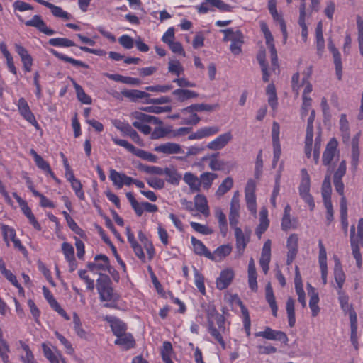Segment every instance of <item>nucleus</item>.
<instances>
[{
    "label": "nucleus",
    "instance_id": "nucleus-1",
    "mask_svg": "<svg viewBox=\"0 0 363 363\" xmlns=\"http://www.w3.org/2000/svg\"><path fill=\"white\" fill-rule=\"evenodd\" d=\"M338 301L341 309L345 314H348L350 323L351 335L350 340L352 345L357 349L358 347V335H357V315L351 303H350L349 296L343 291H337Z\"/></svg>",
    "mask_w": 363,
    "mask_h": 363
},
{
    "label": "nucleus",
    "instance_id": "nucleus-2",
    "mask_svg": "<svg viewBox=\"0 0 363 363\" xmlns=\"http://www.w3.org/2000/svg\"><path fill=\"white\" fill-rule=\"evenodd\" d=\"M96 289L100 301L106 302L105 307L116 308V303L119 300V295L113 291L110 278L105 274H100L96 280Z\"/></svg>",
    "mask_w": 363,
    "mask_h": 363
},
{
    "label": "nucleus",
    "instance_id": "nucleus-3",
    "mask_svg": "<svg viewBox=\"0 0 363 363\" xmlns=\"http://www.w3.org/2000/svg\"><path fill=\"white\" fill-rule=\"evenodd\" d=\"M301 109V118H303L309 112L310 116L307 120L306 135L305 140V153L307 157L311 156L312 144L313 138V121L315 116V110L311 108L312 99H302Z\"/></svg>",
    "mask_w": 363,
    "mask_h": 363
},
{
    "label": "nucleus",
    "instance_id": "nucleus-4",
    "mask_svg": "<svg viewBox=\"0 0 363 363\" xmlns=\"http://www.w3.org/2000/svg\"><path fill=\"white\" fill-rule=\"evenodd\" d=\"M208 330L224 349L225 347V343L223 335H226L227 330L225 327V319L223 316L217 313L215 316L212 315L209 318L208 320Z\"/></svg>",
    "mask_w": 363,
    "mask_h": 363
},
{
    "label": "nucleus",
    "instance_id": "nucleus-5",
    "mask_svg": "<svg viewBox=\"0 0 363 363\" xmlns=\"http://www.w3.org/2000/svg\"><path fill=\"white\" fill-rule=\"evenodd\" d=\"M301 179L298 186V194L302 200L308 206L311 211L315 208V201L311 194V178L306 169L301 171Z\"/></svg>",
    "mask_w": 363,
    "mask_h": 363
},
{
    "label": "nucleus",
    "instance_id": "nucleus-6",
    "mask_svg": "<svg viewBox=\"0 0 363 363\" xmlns=\"http://www.w3.org/2000/svg\"><path fill=\"white\" fill-rule=\"evenodd\" d=\"M133 117L135 118L133 125L145 135H149L151 133V128L148 123H160L157 118L142 112H135Z\"/></svg>",
    "mask_w": 363,
    "mask_h": 363
},
{
    "label": "nucleus",
    "instance_id": "nucleus-7",
    "mask_svg": "<svg viewBox=\"0 0 363 363\" xmlns=\"http://www.w3.org/2000/svg\"><path fill=\"white\" fill-rule=\"evenodd\" d=\"M224 33L225 41H230V50L234 55H238L241 52V48L244 43L242 33L238 29L228 28L221 30Z\"/></svg>",
    "mask_w": 363,
    "mask_h": 363
},
{
    "label": "nucleus",
    "instance_id": "nucleus-8",
    "mask_svg": "<svg viewBox=\"0 0 363 363\" xmlns=\"http://www.w3.org/2000/svg\"><path fill=\"white\" fill-rule=\"evenodd\" d=\"M256 182L250 179L245 187V201L248 211L254 216H257V200L255 195Z\"/></svg>",
    "mask_w": 363,
    "mask_h": 363
},
{
    "label": "nucleus",
    "instance_id": "nucleus-9",
    "mask_svg": "<svg viewBox=\"0 0 363 363\" xmlns=\"http://www.w3.org/2000/svg\"><path fill=\"white\" fill-rule=\"evenodd\" d=\"M260 28L265 38L266 45L270 50L272 65L274 70L278 67L277 53L274 43V38L268 26L264 21L259 22Z\"/></svg>",
    "mask_w": 363,
    "mask_h": 363
},
{
    "label": "nucleus",
    "instance_id": "nucleus-10",
    "mask_svg": "<svg viewBox=\"0 0 363 363\" xmlns=\"http://www.w3.org/2000/svg\"><path fill=\"white\" fill-rule=\"evenodd\" d=\"M233 138V135L232 132L230 130L226 131L209 141L206 145V147L211 151L221 150L231 143Z\"/></svg>",
    "mask_w": 363,
    "mask_h": 363
},
{
    "label": "nucleus",
    "instance_id": "nucleus-11",
    "mask_svg": "<svg viewBox=\"0 0 363 363\" xmlns=\"http://www.w3.org/2000/svg\"><path fill=\"white\" fill-rule=\"evenodd\" d=\"M19 114L29 123L33 125L37 130L39 129V124L35 119V115L31 111L30 106L26 100L21 97L16 102Z\"/></svg>",
    "mask_w": 363,
    "mask_h": 363
},
{
    "label": "nucleus",
    "instance_id": "nucleus-12",
    "mask_svg": "<svg viewBox=\"0 0 363 363\" xmlns=\"http://www.w3.org/2000/svg\"><path fill=\"white\" fill-rule=\"evenodd\" d=\"M90 271L94 273L102 274L101 272H108L111 273L113 268L110 265L109 259L104 255H98L95 256L94 262L87 265Z\"/></svg>",
    "mask_w": 363,
    "mask_h": 363
},
{
    "label": "nucleus",
    "instance_id": "nucleus-13",
    "mask_svg": "<svg viewBox=\"0 0 363 363\" xmlns=\"http://www.w3.org/2000/svg\"><path fill=\"white\" fill-rule=\"evenodd\" d=\"M255 337H262L269 340L280 341L284 344H287L289 338L286 334L280 330H275L269 327H266L263 331L255 333Z\"/></svg>",
    "mask_w": 363,
    "mask_h": 363
},
{
    "label": "nucleus",
    "instance_id": "nucleus-14",
    "mask_svg": "<svg viewBox=\"0 0 363 363\" xmlns=\"http://www.w3.org/2000/svg\"><path fill=\"white\" fill-rule=\"evenodd\" d=\"M220 128L218 125H206L197 129L195 132L191 133L188 136L190 140H201L210 138L217 135L220 132Z\"/></svg>",
    "mask_w": 363,
    "mask_h": 363
},
{
    "label": "nucleus",
    "instance_id": "nucleus-15",
    "mask_svg": "<svg viewBox=\"0 0 363 363\" xmlns=\"http://www.w3.org/2000/svg\"><path fill=\"white\" fill-rule=\"evenodd\" d=\"M318 264L321 273V279L324 285L328 282V262H327V252L324 247L323 242L319 240L318 242Z\"/></svg>",
    "mask_w": 363,
    "mask_h": 363
},
{
    "label": "nucleus",
    "instance_id": "nucleus-16",
    "mask_svg": "<svg viewBox=\"0 0 363 363\" xmlns=\"http://www.w3.org/2000/svg\"><path fill=\"white\" fill-rule=\"evenodd\" d=\"M42 290L43 296L49 303L50 306L58 314L62 316L65 320H69L70 317L67 315L65 311L62 308L59 303L53 296L51 291L45 286H43Z\"/></svg>",
    "mask_w": 363,
    "mask_h": 363
},
{
    "label": "nucleus",
    "instance_id": "nucleus-17",
    "mask_svg": "<svg viewBox=\"0 0 363 363\" xmlns=\"http://www.w3.org/2000/svg\"><path fill=\"white\" fill-rule=\"evenodd\" d=\"M298 237L297 234H291L286 240L287 257L286 264L290 265L294 260L298 252Z\"/></svg>",
    "mask_w": 363,
    "mask_h": 363
},
{
    "label": "nucleus",
    "instance_id": "nucleus-18",
    "mask_svg": "<svg viewBox=\"0 0 363 363\" xmlns=\"http://www.w3.org/2000/svg\"><path fill=\"white\" fill-rule=\"evenodd\" d=\"M154 150L164 155L184 154L182 146L176 143L168 142L155 147Z\"/></svg>",
    "mask_w": 363,
    "mask_h": 363
},
{
    "label": "nucleus",
    "instance_id": "nucleus-19",
    "mask_svg": "<svg viewBox=\"0 0 363 363\" xmlns=\"http://www.w3.org/2000/svg\"><path fill=\"white\" fill-rule=\"evenodd\" d=\"M334 259L335 266L333 269V276L336 283L335 289H337V291H342L343 290L344 284L346 279V275L343 271L340 259L337 257H335Z\"/></svg>",
    "mask_w": 363,
    "mask_h": 363
},
{
    "label": "nucleus",
    "instance_id": "nucleus-20",
    "mask_svg": "<svg viewBox=\"0 0 363 363\" xmlns=\"http://www.w3.org/2000/svg\"><path fill=\"white\" fill-rule=\"evenodd\" d=\"M271 245L272 242L270 240H267L264 243L259 259V265L265 274L268 273L269 269V264L271 261Z\"/></svg>",
    "mask_w": 363,
    "mask_h": 363
},
{
    "label": "nucleus",
    "instance_id": "nucleus-21",
    "mask_svg": "<svg viewBox=\"0 0 363 363\" xmlns=\"http://www.w3.org/2000/svg\"><path fill=\"white\" fill-rule=\"evenodd\" d=\"M337 140L333 138L328 143L326 148L323 155V163L324 165H329L337 154Z\"/></svg>",
    "mask_w": 363,
    "mask_h": 363
},
{
    "label": "nucleus",
    "instance_id": "nucleus-22",
    "mask_svg": "<svg viewBox=\"0 0 363 363\" xmlns=\"http://www.w3.org/2000/svg\"><path fill=\"white\" fill-rule=\"evenodd\" d=\"M42 349L44 356L50 363H60V359H62V353L57 347L49 342H44L42 344Z\"/></svg>",
    "mask_w": 363,
    "mask_h": 363
},
{
    "label": "nucleus",
    "instance_id": "nucleus-23",
    "mask_svg": "<svg viewBox=\"0 0 363 363\" xmlns=\"http://www.w3.org/2000/svg\"><path fill=\"white\" fill-rule=\"evenodd\" d=\"M27 26L36 28L39 31L47 35H52L55 33V30L48 28L42 18L38 15H35L31 19L25 22Z\"/></svg>",
    "mask_w": 363,
    "mask_h": 363
},
{
    "label": "nucleus",
    "instance_id": "nucleus-24",
    "mask_svg": "<svg viewBox=\"0 0 363 363\" xmlns=\"http://www.w3.org/2000/svg\"><path fill=\"white\" fill-rule=\"evenodd\" d=\"M269 10L274 21L278 22L279 24L280 29L283 35V43L285 44L288 38L286 26L282 16L277 12L276 5L274 1H269Z\"/></svg>",
    "mask_w": 363,
    "mask_h": 363
},
{
    "label": "nucleus",
    "instance_id": "nucleus-25",
    "mask_svg": "<svg viewBox=\"0 0 363 363\" xmlns=\"http://www.w3.org/2000/svg\"><path fill=\"white\" fill-rule=\"evenodd\" d=\"M104 320L109 324L114 335L118 336L125 333L126 325L119 318L113 315H106Z\"/></svg>",
    "mask_w": 363,
    "mask_h": 363
},
{
    "label": "nucleus",
    "instance_id": "nucleus-26",
    "mask_svg": "<svg viewBox=\"0 0 363 363\" xmlns=\"http://www.w3.org/2000/svg\"><path fill=\"white\" fill-rule=\"evenodd\" d=\"M328 48L330 52L332 53L334 60V64L336 70V74L339 79L342 77V65L341 61V55L337 48L335 46L333 40L331 39L329 40L328 43Z\"/></svg>",
    "mask_w": 363,
    "mask_h": 363
},
{
    "label": "nucleus",
    "instance_id": "nucleus-27",
    "mask_svg": "<svg viewBox=\"0 0 363 363\" xmlns=\"http://www.w3.org/2000/svg\"><path fill=\"white\" fill-rule=\"evenodd\" d=\"M234 277V271L232 269L227 268L221 271L220 276L216 279V286L218 289H226L232 282Z\"/></svg>",
    "mask_w": 363,
    "mask_h": 363
},
{
    "label": "nucleus",
    "instance_id": "nucleus-28",
    "mask_svg": "<svg viewBox=\"0 0 363 363\" xmlns=\"http://www.w3.org/2000/svg\"><path fill=\"white\" fill-rule=\"evenodd\" d=\"M0 272L11 284L18 289V294L23 296L25 294L24 289L18 283L16 277L6 268V265L2 259H0Z\"/></svg>",
    "mask_w": 363,
    "mask_h": 363
},
{
    "label": "nucleus",
    "instance_id": "nucleus-29",
    "mask_svg": "<svg viewBox=\"0 0 363 363\" xmlns=\"http://www.w3.org/2000/svg\"><path fill=\"white\" fill-rule=\"evenodd\" d=\"M116 337L115 345L120 346L123 350H128L135 345V340L130 333H124Z\"/></svg>",
    "mask_w": 363,
    "mask_h": 363
},
{
    "label": "nucleus",
    "instance_id": "nucleus-30",
    "mask_svg": "<svg viewBox=\"0 0 363 363\" xmlns=\"http://www.w3.org/2000/svg\"><path fill=\"white\" fill-rule=\"evenodd\" d=\"M189 106L180 111L182 123L185 125H196L200 121V118L194 109L187 110Z\"/></svg>",
    "mask_w": 363,
    "mask_h": 363
},
{
    "label": "nucleus",
    "instance_id": "nucleus-31",
    "mask_svg": "<svg viewBox=\"0 0 363 363\" xmlns=\"http://www.w3.org/2000/svg\"><path fill=\"white\" fill-rule=\"evenodd\" d=\"M269 225L268 210L266 207H262L259 212V223L255 230V233L259 238H261L262 234L267 230Z\"/></svg>",
    "mask_w": 363,
    "mask_h": 363
},
{
    "label": "nucleus",
    "instance_id": "nucleus-32",
    "mask_svg": "<svg viewBox=\"0 0 363 363\" xmlns=\"http://www.w3.org/2000/svg\"><path fill=\"white\" fill-rule=\"evenodd\" d=\"M16 51L21 59L24 70L27 72H30L33 65V58L31 55L28 53L27 50L21 45H16Z\"/></svg>",
    "mask_w": 363,
    "mask_h": 363
},
{
    "label": "nucleus",
    "instance_id": "nucleus-33",
    "mask_svg": "<svg viewBox=\"0 0 363 363\" xmlns=\"http://www.w3.org/2000/svg\"><path fill=\"white\" fill-rule=\"evenodd\" d=\"M247 274L249 287L252 291L256 292L258 289L257 281V274L253 258H250L249 261Z\"/></svg>",
    "mask_w": 363,
    "mask_h": 363
},
{
    "label": "nucleus",
    "instance_id": "nucleus-34",
    "mask_svg": "<svg viewBox=\"0 0 363 363\" xmlns=\"http://www.w3.org/2000/svg\"><path fill=\"white\" fill-rule=\"evenodd\" d=\"M73 325L75 333L79 337L86 340L91 338V334L83 328L80 318L76 313L73 314Z\"/></svg>",
    "mask_w": 363,
    "mask_h": 363
},
{
    "label": "nucleus",
    "instance_id": "nucleus-35",
    "mask_svg": "<svg viewBox=\"0 0 363 363\" xmlns=\"http://www.w3.org/2000/svg\"><path fill=\"white\" fill-rule=\"evenodd\" d=\"M232 247L230 245H223L216 249L212 253L211 252V257L209 259L218 262L223 259L231 252Z\"/></svg>",
    "mask_w": 363,
    "mask_h": 363
},
{
    "label": "nucleus",
    "instance_id": "nucleus-36",
    "mask_svg": "<svg viewBox=\"0 0 363 363\" xmlns=\"http://www.w3.org/2000/svg\"><path fill=\"white\" fill-rule=\"evenodd\" d=\"M191 242L193 246V250L195 254L203 256L208 259L211 257V252L208 250V248L205 246V245L199 240L196 239L194 237L191 238Z\"/></svg>",
    "mask_w": 363,
    "mask_h": 363
},
{
    "label": "nucleus",
    "instance_id": "nucleus-37",
    "mask_svg": "<svg viewBox=\"0 0 363 363\" xmlns=\"http://www.w3.org/2000/svg\"><path fill=\"white\" fill-rule=\"evenodd\" d=\"M194 205L197 211L201 213L205 216H208L210 214L208 201L203 195L198 194L194 198Z\"/></svg>",
    "mask_w": 363,
    "mask_h": 363
},
{
    "label": "nucleus",
    "instance_id": "nucleus-38",
    "mask_svg": "<svg viewBox=\"0 0 363 363\" xmlns=\"http://www.w3.org/2000/svg\"><path fill=\"white\" fill-rule=\"evenodd\" d=\"M50 52L52 53L54 56L57 57L58 59L72 64L74 66L76 67H82L84 68H88L89 65L86 63L83 62L82 61L74 59L72 57H68L66 55H64L62 53L59 52L58 51L51 49L50 50Z\"/></svg>",
    "mask_w": 363,
    "mask_h": 363
},
{
    "label": "nucleus",
    "instance_id": "nucleus-39",
    "mask_svg": "<svg viewBox=\"0 0 363 363\" xmlns=\"http://www.w3.org/2000/svg\"><path fill=\"white\" fill-rule=\"evenodd\" d=\"M234 230L237 247L243 252L249 242V236L245 235L239 227L234 228Z\"/></svg>",
    "mask_w": 363,
    "mask_h": 363
},
{
    "label": "nucleus",
    "instance_id": "nucleus-40",
    "mask_svg": "<svg viewBox=\"0 0 363 363\" xmlns=\"http://www.w3.org/2000/svg\"><path fill=\"white\" fill-rule=\"evenodd\" d=\"M339 129L344 143H348L350 136V125L345 114H341L339 121Z\"/></svg>",
    "mask_w": 363,
    "mask_h": 363
},
{
    "label": "nucleus",
    "instance_id": "nucleus-41",
    "mask_svg": "<svg viewBox=\"0 0 363 363\" xmlns=\"http://www.w3.org/2000/svg\"><path fill=\"white\" fill-rule=\"evenodd\" d=\"M172 94L179 101H184L190 99L196 98L198 96V94L196 91L185 89H175L172 92Z\"/></svg>",
    "mask_w": 363,
    "mask_h": 363
},
{
    "label": "nucleus",
    "instance_id": "nucleus-42",
    "mask_svg": "<svg viewBox=\"0 0 363 363\" xmlns=\"http://www.w3.org/2000/svg\"><path fill=\"white\" fill-rule=\"evenodd\" d=\"M183 179L192 191H199L201 182L199 179L196 175L191 172H186L184 174Z\"/></svg>",
    "mask_w": 363,
    "mask_h": 363
},
{
    "label": "nucleus",
    "instance_id": "nucleus-43",
    "mask_svg": "<svg viewBox=\"0 0 363 363\" xmlns=\"http://www.w3.org/2000/svg\"><path fill=\"white\" fill-rule=\"evenodd\" d=\"M266 300L269 303L272 315L276 317L277 315L278 307L277 305L276 299L273 293V289L271 284L269 283L266 286Z\"/></svg>",
    "mask_w": 363,
    "mask_h": 363
},
{
    "label": "nucleus",
    "instance_id": "nucleus-44",
    "mask_svg": "<svg viewBox=\"0 0 363 363\" xmlns=\"http://www.w3.org/2000/svg\"><path fill=\"white\" fill-rule=\"evenodd\" d=\"M42 3H44L46 6H48L53 16L62 18L64 20H69L72 18V15L67 11H65L62 10V8L55 6L52 4L48 2V1H41Z\"/></svg>",
    "mask_w": 363,
    "mask_h": 363
},
{
    "label": "nucleus",
    "instance_id": "nucleus-45",
    "mask_svg": "<svg viewBox=\"0 0 363 363\" xmlns=\"http://www.w3.org/2000/svg\"><path fill=\"white\" fill-rule=\"evenodd\" d=\"M30 154L33 156V160L36 166L43 171L44 172L48 174L52 169L50 167V164L40 156L33 149L30 150Z\"/></svg>",
    "mask_w": 363,
    "mask_h": 363
},
{
    "label": "nucleus",
    "instance_id": "nucleus-46",
    "mask_svg": "<svg viewBox=\"0 0 363 363\" xmlns=\"http://www.w3.org/2000/svg\"><path fill=\"white\" fill-rule=\"evenodd\" d=\"M164 175L167 182L175 186L179 184L182 179L180 174L174 168H165Z\"/></svg>",
    "mask_w": 363,
    "mask_h": 363
},
{
    "label": "nucleus",
    "instance_id": "nucleus-47",
    "mask_svg": "<svg viewBox=\"0 0 363 363\" xmlns=\"http://www.w3.org/2000/svg\"><path fill=\"white\" fill-rule=\"evenodd\" d=\"M215 216L218 219L220 233L225 236L228 231L226 216L223 210L218 207L215 209Z\"/></svg>",
    "mask_w": 363,
    "mask_h": 363
},
{
    "label": "nucleus",
    "instance_id": "nucleus-48",
    "mask_svg": "<svg viewBox=\"0 0 363 363\" xmlns=\"http://www.w3.org/2000/svg\"><path fill=\"white\" fill-rule=\"evenodd\" d=\"M168 72L178 77L183 74L184 68L178 60L171 59L168 63Z\"/></svg>",
    "mask_w": 363,
    "mask_h": 363
},
{
    "label": "nucleus",
    "instance_id": "nucleus-49",
    "mask_svg": "<svg viewBox=\"0 0 363 363\" xmlns=\"http://www.w3.org/2000/svg\"><path fill=\"white\" fill-rule=\"evenodd\" d=\"M125 174L117 172L115 169L110 170L109 178L111 180L113 186H115L118 189H122L124 186V179H125Z\"/></svg>",
    "mask_w": 363,
    "mask_h": 363
},
{
    "label": "nucleus",
    "instance_id": "nucleus-50",
    "mask_svg": "<svg viewBox=\"0 0 363 363\" xmlns=\"http://www.w3.org/2000/svg\"><path fill=\"white\" fill-rule=\"evenodd\" d=\"M21 209L24 215L28 218L30 223L33 226V228L37 230H41V225L36 220L35 217L33 214L30 208L28 206V203H26L21 206Z\"/></svg>",
    "mask_w": 363,
    "mask_h": 363
},
{
    "label": "nucleus",
    "instance_id": "nucleus-51",
    "mask_svg": "<svg viewBox=\"0 0 363 363\" xmlns=\"http://www.w3.org/2000/svg\"><path fill=\"white\" fill-rule=\"evenodd\" d=\"M280 131V125L277 121H274L271 130L272 147H281Z\"/></svg>",
    "mask_w": 363,
    "mask_h": 363
},
{
    "label": "nucleus",
    "instance_id": "nucleus-52",
    "mask_svg": "<svg viewBox=\"0 0 363 363\" xmlns=\"http://www.w3.org/2000/svg\"><path fill=\"white\" fill-rule=\"evenodd\" d=\"M315 32L318 54L321 56L325 48V40L323 35V24L321 22L318 23Z\"/></svg>",
    "mask_w": 363,
    "mask_h": 363
},
{
    "label": "nucleus",
    "instance_id": "nucleus-53",
    "mask_svg": "<svg viewBox=\"0 0 363 363\" xmlns=\"http://www.w3.org/2000/svg\"><path fill=\"white\" fill-rule=\"evenodd\" d=\"M173 353L172 345L170 342L165 341L163 343L162 347L161 349V356L162 360L165 363H174L172 361V355Z\"/></svg>",
    "mask_w": 363,
    "mask_h": 363
},
{
    "label": "nucleus",
    "instance_id": "nucleus-54",
    "mask_svg": "<svg viewBox=\"0 0 363 363\" xmlns=\"http://www.w3.org/2000/svg\"><path fill=\"white\" fill-rule=\"evenodd\" d=\"M355 228L354 225H352L350 229V242H351V247L352 250V255L354 257H357L359 256H362L359 244H363L362 242H359V240L357 238H355Z\"/></svg>",
    "mask_w": 363,
    "mask_h": 363
},
{
    "label": "nucleus",
    "instance_id": "nucleus-55",
    "mask_svg": "<svg viewBox=\"0 0 363 363\" xmlns=\"http://www.w3.org/2000/svg\"><path fill=\"white\" fill-rule=\"evenodd\" d=\"M322 197L324 203L331 202V185L330 176H326L323 182Z\"/></svg>",
    "mask_w": 363,
    "mask_h": 363
},
{
    "label": "nucleus",
    "instance_id": "nucleus-56",
    "mask_svg": "<svg viewBox=\"0 0 363 363\" xmlns=\"http://www.w3.org/2000/svg\"><path fill=\"white\" fill-rule=\"evenodd\" d=\"M286 309L288 316L289 325L291 328H292L296 323L294 301L293 298H289L287 299Z\"/></svg>",
    "mask_w": 363,
    "mask_h": 363
},
{
    "label": "nucleus",
    "instance_id": "nucleus-57",
    "mask_svg": "<svg viewBox=\"0 0 363 363\" xmlns=\"http://www.w3.org/2000/svg\"><path fill=\"white\" fill-rule=\"evenodd\" d=\"M48 43L54 47L69 48L74 46V43L66 38H54L48 40Z\"/></svg>",
    "mask_w": 363,
    "mask_h": 363
},
{
    "label": "nucleus",
    "instance_id": "nucleus-58",
    "mask_svg": "<svg viewBox=\"0 0 363 363\" xmlns=\"http://www.w3.org/2000/svg\"><path fill=\"white\" fill-rule=\"evenodd\" d=\"M123 95L132 101H136L140 99H147L150 96L148 93L137 89L124 91H123Z\"/></svg>",
    "mask_w": 363,
    "mask_h": 363
},
{
    "label": "nucleus",
    "instance_id": "nucleus-59",
    "mask_svg": "<svg viewBox=\"0 0 363 363\" xmlns=\"http://www.w3.org/2000/svg\"><path fill=\"white\" fill-rule=\"evenodd\" d=\"M305 5L301 4L300 7V17L298 20V24L301 28V38L302 40L306 42L308 38V28L305 21Z\"/></svg>",
    "mask_w": 363,
    "mask_h": 363
},
{
    "label": "nucleus",
    "instance_id": "nucleus-60",
    "mask_svg": "<svg viewBox=\"0 0 363 363\" xmlns=\"http://www.w3.org/2000/svg\"><path fill=\"white\" fill-rule=\"evenodd\" d=\"M10 352L9 345L3 338V332L0 329V357L4 363H10L9 359V352Z\"/></svg>",
    "mask_w": 363,
    "mask_h": 363
},
{
    "label": "nucleus",
    "instance_id": "nucleus-61",
    "mask_svg": "<svg viewBox=\"0 0 363 363\" xmlns=\"http://www.w3.org/2000/svg\"><path fill=\"white\" fill-rule=\"evenodd\" d=\"M74 88L76 91L77 99L79 101H81L84 104H91L92 101L91 97L87 95L82 87L77 84L76 82H74L73 84Z\"/></svg>",
    "mask_w": 363,
    "mask_h": 363
},
{
    "label": "nucleus",
    "instance_id": "nucleus-62",
    "mask_svg": "<svg viewBox=\"0 0 363 363\" xmlns=\"http://www.w3.org/2000/svg\"><path fill=\"white\" fill-rule=\"evenodd\" d=\"M233 186V179L230 177L225 178L218 186L216 194L218 196H223Z\"/></svg>",
    "mask_w": 363,
    "mask_h": 363
},
{
    "label": "nucleus",
    "instance_id": "nucleus-63",
    "mask_svg": "<svg viewBox=\"0 0 363 363\" xmlns=\"http://www.w3.org/2000/svg\"><path fill=\"white\" fill-rule=\"evenodd\" d=\"M217 178V174L212 172H205L201 174L200 182L201 185L206 189H208L211 186L214 179Z\"/></svg>",
    "mask_w": 363,
    "mask_h": 363
},
{
    "label": "nucleus",
    "instance_id": "nucleus-64",
    "mask_svg": "<svg viewBox=\"0 0 363 363\" xmlns=\"http://www.w3.org/2000/svg\"><path fill=\"white\" fill-rule=\"evenodd\" d=\"M21 345L25 354H22L21 360L23 363H38L34 358L32 351L28 345L21 342Z\"/></svg>",
    "mask_w": 363,
    "mask_h": 363
}]
</instances>
